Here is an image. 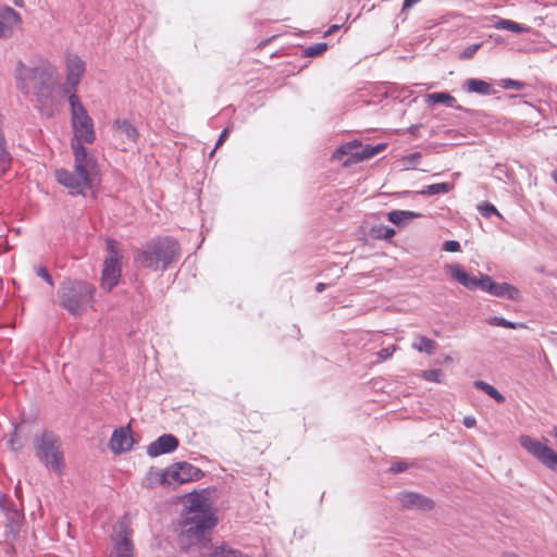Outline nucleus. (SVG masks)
I'll return each instance as SVG.
<instances>
[{"label":"nucleus","mask_w":557,"mask_h":557,"mask_svg":"<svg viewBox=\"0 0 557 557\" xmlns=\"http://www.w3.org/2000/svg\"><path fill=\"white\" fill-rule=\"evenodd\" d=\"M421 216V213L407 210H393L387 213L389 222L397 226H404L411 220Z\"/></svg>","instance_id":"obj_22"},{"label":"nucleus","mask_w":557,"mask_h":557,"mask_svg":"<svg viewBox=\"0 0 557 557\" xmlns=\"http://www.w3.org/2000/svg\"><path fill=\"white\" fill-rule=\"evenodd\" d=\"M463 89L471 94L488 96L494 94L493 87L488 82L480 78H469L463 84Z\"/></svg>","instance_id":"obj_21"},{"label":"nucleus","mask_w":557,"mask_h":557,"mask_svg":"<svg viewBox=\"0 0 557 557\" xmlns=\"http://www.w3.org/2000/svg\"><path fill=\"white\" fill-rule=\"evenodd\" d=\"M503 557H519V556L516 554H512V553H508V554H505Z\"/></svg>","instance_id":"obj_56"},{"label":"nucleus","mask_w":557,"mask_h":557,"mask_svg":"<svg viewBox=\"0 0 557 557\" xmlns=\"http://www.w3.org/2000/svg\"><path fill=\"white\" fill-rule=\"evenodd\" d=\"M119 282L120 281H101V287L107 292H111Z\"/></svg>","instance_id":"obj_45"},{"label":"nucleus","mask_w":557,"mask_h":557,"mask_svg":"<svg viewBox=\"0 0 557 557\" xmlns=\"http://www.w3.org/2000/svg\"><path fill=\"white\" fill-rule=\"evenodd\" d=\"M216 524L214 516H185L181 527L182 534L190 544L200 543L207 540L209 531Z\"/></svg>","instance_id":"obj_7"},{"label":"nucleus","mask_w":557,"mask_h":557,"mask_svg":"<svg viewBox=\"0 0 557 557\" xmlns=\"http://www.w3.org/2000/svg\"><path fill=\"white\" fill-rule=\"evenodd\" d=\"M164 472H165V471H156V472H152V471H151V472L149 473V480L153 478V480H154L156 482H158V483L162 484V483L160 482V478L158 476V474H157V473H164Z\"/></svg>","instance_id":"obj_51"},{"label":"nucleus","mask_w":557,"mask_h":557,"mask_svg":"<svg viewBox=\"0 0 557 557\" xmlns=\"http://www.w3.org/2000/svg\"><path fill=\"white\" fill-rule=\"evenodd\" d=\"M420 0H404L403 10L409 9L416 3H418Z\"/></svg>","instance_id":"obj_50"},{"label":"nucleus","mask_w":557,"mask_h":557,"mask_svg":"<svg viewBox=\"0 0 557 557\" xmlns=\"http://www.w3.org/2000/svg\"><path fill=\"white\" fill-rule=\"evenodd\" d=\"M425 102L429 106H434L437 103L445 104L448 108H454L456 110H462L461 106L456 104L457 100L450 94L445 91H437L425 95Z\"/></svg>","instance_id":"obj_20"},{"label":"nucleus","mask_w":557,"mask_h":557,"mask_svg":"<svg viewBox=\"0 0 557 557\" xmlns=\"http://www.w3.org/2000/svg\"><path fill=\"white\" fill-rule=\"evenodd\" d=\"M481 47V44H473L468 46L466 49L462 50L460 53L461 59H470Z\"/></svg>","instance_id":"obj_40"},{"label":"nucleus","mask_w":557,"mask_h":557,"mask_svg":"<svg viewBox=\"0 0 557 557\" xmlns=\"http://www.w3.org/2000/svg\"><path fill=\"white\" fill-rule=\"evenodd\" d=\"M325 286H326V285H325L324 283L320 282V283L315 286V290H317L318 293H321V292H323V290H324Z\"/></svg>","instance_id":"obj_54"},{"label":"nucleus","mask_w":557,"mask_h":557,"mask_svg":"<svg viewBox=\"0 0 557 557\" xmlns=\"http://www.w3.org/2000/svg\"><path fill=\"white\" fill-rule=\"evenodd\" d=\"M133 437L128 428H120L113 431L109 442L112 453L120 455L132 449Z\"/></svg>","instance_id":"obj_15"},{"label":"nucleus","mask_w":557,"mask_h":557,"mask_svg":"<svg viewBox=\"0 0 557 557\" xmlns=\"http://www.w3.org/2000/svg\"><path fill=\"white\" fill-rule=\"evenodd\" d=\"M398 500L405 509L431 510L433 508V502L430 498L412 492L400 493Z\"/></svg>","instance_id":"obj_17"},{"label":"nucleus","mask_w":557,"mask_h":557,"mask_svg":"<svg viewBox=\"0 0 557 557\" xmlns=\"http://www.w3.org/2000/svg\"><path fill=\"white\" fill-rule=\"evenodd\" d=\"M453 278H475L474 276H469V274L458 264H454L450 267Z\"/></svg>","instance_id":"obj_38"},{"label":"nucleus","mask_w":557,"mask_h":557,"mask_svg":"<svg viewBox=\"0 0 557 557\" xmlns=\"http://www.w3.org/2000/svg\"><path fill=\"white\" fill-rule=\"evenodd\" d=\"M453 189V185L449 183H437L424 186L418 191L422 196H433L437 194H447Z\"/></svg>","instance_id":"obj_24"},{"label":"nucleus","mask_w":557,"mask_h":557,"mask_svg":"<svg viewBox=\"0 0 557 557\" xmlns=\"http://www.w3.org/2000/svg\"><path fill=\"white\" fill-rule=\"evenodd\" d=\"M36 274L39 278H51L48 270L45 267H36L35 268Z\"/></svg>","instance_id":"obj_44"},{"label":"nucleus","mask_w":557,"mask_h":557,"mask_svg":"<svg viewBox=\"0 0 557 557\" xmlns=\"http://www.w3.org/2000/svg\"><path fill=\"white\" fill-rule=\"evenodd\" d=\"M421 159V153L420 152H413V153H410L406 157V160L411 163V164H416L418 163V161Z\"/></svg>","instance_id":"obj_46"},{"label":"nucleus","mask_w":557,"mask_h":557,"mask_svg":"<svg viewBox=\"0 0 557 557\" xmlns=\"http://www.w3.org/2000/svg\"><path fill=\"white\" fill-rule=\"evenodd\" d=\"M372 234L376 238L391 239L395 236V230L389 226L380 225L372 228Z\"/></svg>","instance_id":"obj_34"},{"label":"nucleus","mask_w":557,"mask_h":557,"mask_svg":"<svg viewBox=\"0 0 557 557\" xmlns=\"http://www.w3.org/2000/svg\"><path fill=\"white\" fill-rule=\"evenodd\" d=\"M95 288L86 281H64L60 290V305L72 314H78L81 310L90 304Z\"/></svg>","instance_id":"obj_6"},{"label":"nucleus","mask_w":557,"mask_h":557,"mask_svg":"<svg viewBox=\"0 0 557 557\" xmlns=\"http://www.w3.org/2000/svg\"><path fill=\"white\" fill-rule=\"evenodd\" d=\"M487 322L490 325L502 326V327H507V329H517V327L523 326V324H521V323H515V322L508 321L503 317H492L488 319Z\"/></svg>","instance_id":"obj_33"},{"label":"nucleus","mask_w":557,"mask_h":557,"mask_svg":"<svg viewBox=\"0 0 557 557\" xmlns=\"http://www.w3.org/2000/svg\"><path fill=\"white\" fill-rule=\"evenodd\" d=\"M210 557H245L238 549H234L226 545H221L214 548Z\"/></svg>","instance_id":"obj_29"},{"label":"nucleus","mask_w":557,"mask_h":557,"mask_svg":"<svg viewBox=\"0 0 557 557\" xmlns=\"http://www.w3.org/2000/svg\"><path fill=\"white\" fill-rule=\"evenodd\" d=\"M22 22L21 15L8 5L0 7V38L11 37Z\"/></svg>","instance_id":"obj_13"},{"label":"nucleus","mask_w":557,"mask_h":557,"mask_svg":"<svg viewBox=\"0 0 557 557\" xmlns=\"http://www.w3.org/2000/svg\"><path fill=\"white\" fill-rule=\"evenodd\" d=\"M339 29V25H332L324 34V36H329L333 34L334 32Z\"/></svg>","instance_id":"obj_53"},{"label":"nucleus","mask_w":557,"mask_h":557,"mask_svg":"<svg viewBox=\"0 0 557 557\" xmlns=\"http://www.w3.org/2000/svg\"><path fill=\"white\" fill-rule=\"evenodd\" d=\"M327 49L326 42H318L311 46H308L304 49L302 55L306 58H315L321 55Z\"/></svg>","instance_id":"obj_30"},{"label":"nucleus","mask_w":557,"mask_h":557,"mask_svg":"<svg viewBox=\"0 0 557 557\" xmlns=\"http://www.w3.org/2000/svg\"><path fill=\"white\" fill-rule=\"evenodd\" d=\"M407 469H408V463L404 460H398L391 465L389 472L397 474V473L404 472Z\"/></svg>","instance_id":"obj_39"},{"label":"nucleus","mask_w":557,"mask_h":557,"mask_svg":"<svg viewBox=\"0 0 557 557\" xmlns=\"http://www.w3.org/2000/svg\"><path fill=\"white\" fill-rule=\"evenodd\" d=\"M460 247V243L457 240H447L444 243V249L449 252L459 251Z\"/></svg>","instance_id":"obj_43"},{"label":"nucleus","mask_w":557,"mask_h":557,"mask_svg":"<svg viewBox=\"0 0 557 557\" xmlns=\"http://www.w3.org/2000/svg\"><path fill=\"white\" fill-rule=\"evenodd\" d=\"M120 256L112 240L108 242V255L104 259L101 278H120Z\"/></svg>","instance_id":"obj_16"},{"label":"nucleus","mask_w":557,"mask_h":557,"mask_svg":"<svg viewBox=\"0 0 557 557\" xmlns=\"http://www.w3.org/2000/svg\"><path fill=\"white\" fill-rule=\"evenodd\" d=\"M8 445L12 450H17L22 447L21 444L17 443V426L14 425L13 432L8 441Z\"/></svg>","instance_id":"obj_42"},{"label":"nucleus","mask_w":557,"mask_h":557,"mask_svg":"<svg viewBox=\"0 0 557 557\" xmlns=\"http://www.w3.org/2000/svg\"><path fill=\"white\" fill-rule=\"evenodd\" d=\"M372 157H374L372 145L361 146L359 143V148L356 153H354V162L363 161Z\"/></svg>","instance_id":"obj_32"},{"label":"nucleus","mask_w":557,"mask_h":557,"mask_svg":"<svg viewBox=\"0 0 557 557\" xmlns=\"http://www.w3.org/2000/svg\"><path fill=\"white\" fill-rule=\"evenodd\" d=\"M435 346L436 343L433 339L422 335L418 336L412 344L413 349L428 355H432L434 352Z\"/></svg>","instance_id":"obj_27"},{"label":"nucleus","mask_w":557,"mask_h":557,"mask_svg":"<svg viewBox=\"0 0 557 557\" xmlns=\"http://www.w3.org/2000/svg\"><path fill=\"white\" fill-rule=\"evenodd\" d=\"M157 474L162 484H183L190 481H198L203 476V472L199 468L186 461L176 462L166 469L164 473Z\"/></svg>","instance_id":"obj_10"},{"label":"nucleus","mask_w":557,"mask_h":557,"mask_svg":"<svg viewBox=\"0 0 557 557\" xmlns=\"http://www.w3.org/2000/svg\"><path fill=\"white\" fill-rule=\"evenodd\" d=\"M230 132H231V126H227L222 131V133L220 134V136L215 143V147L210 152V157H212L214 154L215 150L226 140Z\"/></svg>","instance_id":"obj_41"},{"label":"nucleus","mask_w":557,"mask_h":557,"mask_svg":"<svg viewBox=\"0 0 557 557\" xmlns=\"http://www.w3.org/2000/svg\"><path fill=\"white\" fill-rule=\"evenodd\" d=\"M396 350H397L396 345H389L385 348H382L381 350H379L376 352L377 360L385 361V360L389 359Z\"/></svg>","instance_id":"obj_37"},{"label":"nucleus","mask_w":557,"mask_h":557,"mask_svg":"<svg viewBox=\"0 0 557 557\" xmlns=\"http://www.w3.org/2000/svg\"><path fill=\"white\" fill-rule=\"evenodd\" d=\"M552 178H553V181L557 184V170H554V171L552 172Z\"/></svg>","instance_id":"obj_55"},{"label":"nucleus","mask_w":557,"mask_h":557,"mask_svg":"<svg viewBox=\"0 0 557 557\" xmlns=\"http://www.w3.org/2000/svg\"><path fill=\"white\" fill-rule=\"evenodd\" d=\"M478 210L480 214L486 219L491 218L492 215L500 216L496 207L490 202H483L482 205H479Z\"/></svg>","instance_id":"obj_35"},{"label":"nucleus","mask_w":557,"mask_h":557,"mask_svg":"<svg viewBox=\"0 0 557 557\" xmlns=\"http://www.w3.org/2000/svg\"><path fill=\"white\" fill-rule=\"evenodd\" d=\"M409 89L404 86H398L393 83H389L385 86V97H394L396 99H399L400 101H405L409 97Z\"/></svg>","instance_id":"obj_25"},{"label":"nucleus","mask_w":557,"mask_h":557,"mask_svg":"<svg viewBox=\"0 0 557 557\" xmlns=\"http://www.w3.org/2000/svg\"><path fill=\"white\" fill-rule=\"evenodd\" d=\"M479 278L487 280V278H491V277L488 275H481Z\"/></svg>","instance_id":"obj_57"},{"label":"nucleus","mask_w":557,"mask_h":557,"mask_svg":"<svg viewBox=\"0 0 557 557\" xmlns=\"http://www.w3.org/2000/svg\"><path fill=\"white\" fill-rule=\"evenodd\" d=\"M14 77L16 88L24 95H33L35 106L40 113L51 116L54 110L50 102L59 82L57 67L48 61H41L35 66H27L18 61Z\"/></svg>","instance_id":"obj_1"},{"label":"nucleus","mask_w":557,"mask_h":557,"mask_svg":"<svg viewBox=\"0 0 557 557\" xmlns=\"http://www.w3.org/2000/svg\"><path fill=\"white\" fill-rule=\"evenodd\" d=\"M74 170L58 169L54 172L59 184L69 189L72 196H86L88 190H92L95 181L98 176L97 160L88 153L85 147L78 144L75 147Z\"/></svg>","instance_id":"obj_2"},{"label":"nucleus","mask_w":557,"mask_h":557,"mask_svg":"<svg viewBox=\"0 0 557 557\" xmlns=\"http://www.w3.org/2000/svg\"><path fill=\"white\" fill-rule=\"evenodd\" d=\"M51 286H53V281L52 280H49L47 281Z\"/></svg>","instance_id":"obj_58"},{"label":"nucleus","mask_w":557,"mask_h":557,"mask_svg":"<svg viewBox=\"0 0 557 557\" xmlns=\"http://www.w3.org/2000/svg\"><path fill=\"white\" fill-rule=\"evenodd\" d=\"M112 128L132 144H135L139 137L137 128L128 120H114Z\"/></svg>","instance_id":"obj_19"},{"label":"nucleus","mask_w":557,"mask_h":557,"mask_svg":"<svg viewBox=\"0 0 557 557\" xmlns=\"http://www.w3.org/2000/svg\"><path fill=\"white\" fill-rule=\"evenodd\" d=\"M495 27L498 28V29H507V30H510V32H513V33H528L530 32V27L529 26H525L523 24H519L515 21H511V20H505V18H499L496 23H495Z\"/></svg>","instance_id":"obj_26"},{"label":"nucleus","mask_w":557,"mask_h":557,"mask_svg":"<svg viewBox=\"0 0 557 557\" xmlns=\"http://www.w3.org/2000/svg\"><path fill=\"white\" fill-rule=\"evenodd\" d=\"M131 535V530L122 523L113 537L114 546L110 557H134V545Z\"/></svg>","instance_id":"obj_12"},{"label":"nucleus","mask_w":557,"mask_h":557,"mask_svg":"<svg viewBox=\"0 0 557 557\" xmlns=\"http://www.w3.org/2000/svg\"><path fill=\"white\" fill-rule=\"evenodd\" d=\"M69 103L71 107V124L74 132L71 147L73 152H75L77 144L81 147H84V143L92 144L96 139V133L94 121L76 94L69 96Z\"/></svg>","instance_id":"obj_5"},{"label":"nucleus","mask_w":557,"mask_h":557,"mask_svg":"<svg viewBox=\"0 0 557 557\" xmlns=\"http://www.w3.org/2000/svg\"><path fill=\"white\" fill-rule=\"evenodd\" d=\"M178 440L173 434H163L147 446V454L150 457L170 454L178 447Z\"/></svg>","instance_id":"obj_14"},{"label":"nucleus","mask_w":557,"mask_h":557,"mask_svg":"<svg viewBox=\"0 0 557 557\" xmlns=\"http://www.w3.org/2000/svg\"><path fill=\"white\" fill-rule=\"evenodd\" d=\"M359 148V141L352 140L339 146L334 152L332 158L334 160H342L344 156H349L348 162H354V153Z\"/></svg>","instance_id":"obj_23"},{"label":"nucleus","mask_w":557,"mask_h":557,"mask_svg":"<svg viewBox=\"0 0 557 557\" xmlns=\"http://www.w3.org/2000/svg\"><path fill=\"white\" fill-rule=\"evenodd\" d=\"M33 442L38 460L47 469L61 474L65 463L60 437L51 431H42L35 434Z\"/></svg>","instance_id":"obj_4"},{"label":"nucleus","mask_w":557,"mask_h":557,"mask_svg":"<svg viewBox=\"0 0 557 557\" xmlns=\"http://www.w3.org/2000/svg\"><path fill=\"white\" fill-rule=\"evenodd\" d=\"M476 423V420L474 417L467 416L463 418V424L466 428H473Z\"/></svg>","instance_id":"obj_47"},{"label":"nucleus","mask_w":557,"mask_h":557,"mask_svg":"<svg viewBox=\"0 0 557 557\" xmlns=\"http://www.w3.org/2000/svg\"><path fill=\"white\" fill-rule=\"evenodd\" d=\"M180 244L173 237H161L152 240L137 256L136 261L144 268L163 270L180 256Z\"/></svg>","instance_id":"obj_3"},{"label":"nucleus","mask_w":557,"mask_h":557,"mask_svg":"<svg viewBox=\"0 0 557 557\" xmlns=\"http://www.w3.org/2000/svg\"><path fill=\"white\" fill-rule=\"evenodd\" d=\"M85 72V62L76 54L66 58V88L65 94H75L82 76Z\"/></svg>","instance_id":"obj_11"},{"label":"nucleus","mask_w":557,"mask_h":557,"mask_svg":"<svg viewBox=\"0 0 557 557\" xmlns=\"http://www.w3.org/2000/svg\"><path fill=\"white\" fill-rule=\"evenodd\" d=\"M421 126H422L421 124L411 125L410 127H408L407 132L412 136H418L419 129L421 128Z\"/></svg>","instance_id":"obj_48"},{"label":"nucleus","mask_w":557,"mask_h":557,"mask_svg":"<svg viewBox=\"0 0 557 557\" xmlns=\"http://www.w3.org/2000/svg\"><path fill=\"white\" fill-rule=\"evenodd\" d=\"M474 387L486 393L490 397H492L498 404L505 403L504 395L500 394L494 386L490 385L488 383H486L484 381H475Z\"/></svg>","instance_id":"obj_28"},{"label":"nucleus","mask_w":557,"mask_h":557,"mask_svg":"<svg viewBox=\"0 0 557 557\" xmlns=\"http://www.w3.org/2000/svg\"><path fill=\"white\" fill-rule=\"evenodd\" d=\"M555 0H534L535 3L543 4L544 7H548L554 3Z\"/></svg>","instance_id":"obj_52"},{"label":"nucleus","mask_w":557,"mask_h":557,"mask_svg":"<svg viewBox=\"0 0 557 557\" xmlns=\"http://www.w3.org/2000/svg\"><path fill=\"white\" fill-rule=\"evenodd\" d=\"M386 146L387 145L384 144V143H380V144H377L375 146H372V150H373L374 156L380 153V152H382L386 148Z\"/></svg>","instance_id":"obj_49"},{"label":"nucleus","mask_w":557,"mask_h":557,"mask_svg":"<svg viewBox=\"0 0 557 557\" xmlns=\"http://www.w3.org/2000/svg\"><path fill=\"white\" fill-rule=\"evenodd\" d=\"M214 516L210 506L207 503V499L198 494H190L188 498V506L186 516Z\"/></svg>","instance_id":"obj_18"},{"label":"nucleus","mask_w":557,"mask_h":557,"mask_svg":"<svg viewBox=\"0 0 557 557\" xmlns=\"http://www.w3.org/2000/svg\"><path fill=\"white\" fill-rule=\"evenodd\" d=\"M468 290H482L494 297L509 299V300H518L520 296V292L513 285L508 284L507 282H497V281H459Z\"/></svg>","instance_id":"obj_8"},{"label":"nucleus","mask_w":557,"mask_h":557,"mask_svg":"<svg viewBox=\"0 0 557 557\" xmlns=\"http://www.w3.org/2000/svg\"><path fill=\"white\" fill-rule=\"evenodd\" d=\"M499 86L504 89H515L520 90L524 87V83L511 78H505L499 82Z\"/></svg>","instance_id":"obj_36"},{"label":"nucleus","mask_w":557,"mask_h":557,"mask_svg":"<svg viewBox=\"0 0 557 557\" xmlns=\"http://www.w3.org/2000/svg\"><path fill=\"white\" fill-rule=\"evenodd\" d=\"M420 376L429 382L442 383L444 379V372L441 369L423 370Z\"/></svg>","instance_id":"obj_31"},{"label":"nucleus","mask_w":557,"mask_h":557,"mask_svg":"<svg viewBox=\"0 0 557 557\" xmlns=\"http://www.w3.org/2000/svg\"><path fill=\"white\" fill-rule=\"evenodd\" d=\"M550 435L557 440V426L553 428ZM520 444L528 453L535 457L545 467L550 470L557 469V453H555L547 445L541 443L540 441L533 440L528 435H522L520 437Z\"/></svg>","instance_id":"obj_9"}]
</instances>
